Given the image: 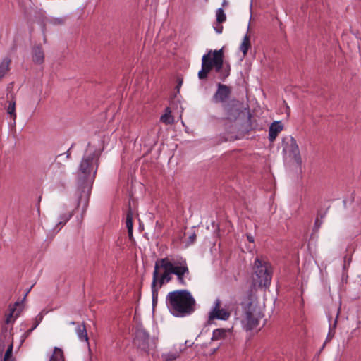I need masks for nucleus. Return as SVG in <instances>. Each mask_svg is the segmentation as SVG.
Listing matches in <instances>:
<instances>
[{"instance_id":"nucleus-29","label":"nucleus","mask_w":361,"mask_h":361,"mask_svg":"<svg viewBox=\"0 0 361 361\" xmlns=\"http://www.w3.org/2000/svg\"><path fill=\"white\" fill-rule=\"evenodd\" d=\"M226 20V14L224 13V11L223 8H219L216 11V21L221 24L224 22H225Z\"/></svg>"},{"instance_id":"nucleus-20","label":"nucleus","mask_w":361,"mask_h":361,"mask_svg":"<svg viewBox=\"0 0 361 361\" xmlns=\"http://www.w3.org/2000/svg\"><path fill=\"white\" fill-rule=\"evenodd\" d=\"M180 351L169 352L161 355L163 361H175L176 359L180 357Z\"/></svg>"},{"instance_id":"nucleus-28","label":"nucleus","mask_w":361,"mask_h":361,"mask_svg":"<svg viewBox=\"0 0 361 361\" xmlns=\"http://www.w3.org/2000/svg\"><path fill=\"white\" fill-rule=\"evenodd\" d=\"M12 353H13V343L10 344L9 346L8 347V348L5 353L3 360L4 361H15L14 358L12 356Z\"/></svg>"},{"instance_id":"nucleus-43","label":"nucleus","mask_w":361,"mask_h":361,"mask_svg":"<svg viewBox=\"0 0 361 361\" xmlns=\"http://www.w3.org/2000/svg\"><path fill=\"white\" fill-rule=\"evenodd\" d=\"M345 278H348V276H345V277H344V275H343L342 279H345Z\"/></svg>"},{"instance_id":"nucleus-30","label":"nucleus","mask_w":361,"mask_h":361,"mask_svg":"<svg viewBox=\"0 0 361 361\" xmlns=\"http://www.w3.org/2000/svg\"><path fill=\"white\" fill-rule=\"evenodd\" d=\"M336 324H337V318H336V319L334 320L333 326H330L329 334L327 336V340H331L334 337V329L336 328Z\"/></svg>"},{"instance_id":"nucleus-10","label":"nucleus","mask_w":361,"mask_h":361,"mask_svg":"<svg viewBox=\"0 0 361 361\" xmlns=\"http://www.w3.org/2000/svg\"><path fill=\"white\" fill-rule=\"evenodd\" d=\"M231 94V89L229 86L219 83L217 90L212 97V101L215 104L221 103V105L226 103Z\"/></svg>"},{"instance_id":"nucleus-32","label":"nucleus","mask_w":361,"mask_h":361,"mask_svg":"<svg viewBox=\"0 0 361 361\" xmlns=\"http://www.w3.org/2000/svg\"><path fill=\"white\" fill-rule=\"evenodd\" d=\"M64 22H65V20L63 18H53L51 20V23L54 25H63V24H64Z\"/></svg>"},{"instance_id":"nucleus-44","label":"nucleus","mask_w":361,"mask_h":361,"mask_svg":"<svg viewBox=\"0 0 361 361\" xmlns=\"http://www.w3.org/2000/svg\"><path fill=\"white\" fill-rule=\"evenodd\" d=\"M345 278H348V276H345V277H344V275H343L342 279H345Z\"/></svg>"},{"instance_id":"nucleus-27","label":"nucleus","mask_w":361,"mask_h":361,"mask_svg":"<svg viewBox=\"0 0 361 361\" xmlns=\"http://www.w3.org/2000/svg\"><path fill=\"white\" fill-rule=\"evenodd\" d=\"M160 288L157 287V286H153V283L151 285L152 293V305L154 307L157 304L158 301V295H159V289Z\"/></svg>"},{"instance_id":"nucleus-19","label":"nucleus","mask_w":361,"mask_h":361,"mask_svg":"<svg viewBox=\"0 0 361 361\" xmlns=\"http://www.w3.org/2000/svg\"><path fill=\"white\" fill-rule=\"evenodd\" d=\"M251 47L250 37L246 34L240 46V50L242 51L243 56H246L249 49Z\"/></svg>"},{"instance_id":"nucleus-15","label":"nucleus","mask_w":361,"mask_h":361,"mask_svg":"<svg viewBox=\"0 0 361 361\" xmlns=\"http://www.w3.org/2000/svg\"><path fill=\"white\" fill-rule=\"evenodd\" d=\"M231 72V67L229 64L224 65V51H222V65H221V69L219 71L218 78L219 79L224 82L225 80L229 76Z\"/></svg>"},{"instance_id":"nucleus-47","label":"nucleus","mask_w":361,"mask_h":361,"mask_svg":"<svg viewBox=\"0 0 361 361\" xmlns=\"http://www.w3.org/2000/svg\"><path fill=\"white\" fill-rule=\"evenodd\" d=\"M250 118H251V114H249V115H248V119L250 120Z\"/></svg>"},{"instance_id":"nucleus-37","label":"nucleus","mask_w":361,"mask_h":361,"mask_svg":"<svg viewBox=\"0 0 361 361\" xmlns=\"http://www.w3.org/2000/svg\"><path fill=\"white\" fill-rule=\"evenodd\" d=\"M13 312H14V310H13L11 311V312L8 315L6 320V323L8 324L10 322V319L13 317Z\"/></svg>"},{"instance_id":"nucleus-25","label":"nucleus","mask_w":361,"mask_h":361,"mask_svg":"<svg viewBox=\"0 0 361 361\" xmlns=\"http://www.w3.org/2000/svg\"><path fill=\"white\" fill-rule=\"evenodd\" d=\"M72 216H73V212H67V213H65V214L61 215L59 217V221L57 223V226H61L60 228H61L72 217Z\"/></svg>"},{"instance_id":"nucleus-13","label":"nucleus","mask_w":361,"mask_h":361,"mask_svg":"<svg viewBox=\"0 0 361 361\" xmlns=\"http://www.w3.org/2000/svg\"><path fill=\"white\" fill-rule=\"evenodd\" d=\"M283 129V125L281 121H274L269 126V140L270 142H274L278 134L282 131Z\"/></svg>"},{"instance_id":"nucleus-48","label":"nucleus","mask_w":361,"mask_h":361,"mask_svg":"<svg viewBox=\"0 0 361 361\" xmlns=\"http://www.w3.org/2000/svg\"><path fill=\"white\" fill-rule=\"evenodd\" d=\"M69 155H70V154H69V152L68 151V152H67V157H69Z\"/></svg>"},{"instance_id":"nucleus-35","label":"nucleus","mask_w":361,"mask_h":361,"mask_svg":"<svg viewBox=\"0 0 361 361\" xmlns=\"http://www.w3.org/2000/svg\"><path fill=\"white\" fill-rule=\"evenodd\" d=\"M214 30L218 34H220L223 31V26L221 25H219L218 26L214 27Z\"/></svg>"},{"instance_id":"nucleus-31","label":"nucleus","mask_w":361,"mask_h":361,"mask_svg":"<svg viewBox=\"0 0 361 361\" xmlns=\"http://www.w3.org/2000/svg\"><path fill=\"white\" fill-rule=\"evenodd\" d=\"M324 215H322L321 219H319L318 217H317L315 222H314V231H318L319 229V228L321 227V226L323 223L322 219L324 217Z\"/></svg>"},{"instance_id":"nucleus-22","label":"nucleus","mask_w":361,"mask_h":361,"mask_svg":"<svg viewBox=\"0 0 361 361\" xmlns=\"http://www.w3.org/2000/svg\"><path fill=\"white\" fill-rule=\"evenodd\" d=\"M49 361H65L63 350L58 347H55Z\"/></svg>"},{"instance_id":"nucleus-14","label":"nucleus","mask_w":361,"mask_h":361,"mask_svg":"<svg viewBox=\"0 0 361 361\" xmlns=\"http://www.w3.org/2000/svg\"><path fill=\"white\" fill-rule=\"evenodd\" d=\"M32 61L37 64H42L44 61V53L41 45L35 46L32 49Z\"/></svg>"},{"instance_id":"nucleus-41","label":"nucleus","mask_w":361,"mask_h":361,"mask_svg":"<svg viewBox=\"0 0 361 361\" xmlns=\"http://www.w3.org/2000/svg\"><path fill=\"white\" fill-rule=\"evenodd\" d=\"M33 287V286H32L30 288H28L27 290V292L25 293V295L24 296V298L27 295V294L30 293V291L31 290L32 288Z\"/></svg>"},{"instance_id":"nucleus-42","label":"nucleus","mask_w":361,"mask_h":361,"mask_svg":"<svg viewBox=\"0 0 361 361\" xmlns=\"http://www.w3.org/2000/svg\"><path fill=\"white\" fill-rule=\"evenodd\" d=\"M182 84V81L180 80L179 82H178V85L177 86V88H178V91L179 90V86H180Z\"/></svg>"},{"instance_id":"nucleus-39","label":"nucleus","mask_w":361,"mask_h":361,"mask_svg":"<svg viewBox=\"0 0 361 361\" xmlns=\"http://www.w3.org/2000/svg\"><path fill=\"white\" fill-rule=\"evenodd\" d=\"M247 240L249 242L253 243L254 242V238L251 235H247Z\"/></svg>"},{"instance_id":"nucleus-45","label":"nucleus","mask_w":361,"mask_h":361,"mask_svg":"<svg viewBox=\"0 0 361 361\" xmlns=\"http://www.w3.org/2000/svg\"><path fill=\"white\" fill-rule=\"evenodd\" d=\"M345 278H348V276H345V277H344V275H343L342 279H345Z\"/></svg>"},{"instance_id":"nucleus-9","label":"nucleus","mask_w":361,"mask_h":361,"mask_svg":"<svg viewBox=\"0 0 361 361\" xmlns=\"http://www.w3.org/2000/svg\"><path fill=\"white\" fill-rule=\"evenodd\" d=\"M134 344L140 350L148 352L149 350V335L141 326H137L135 331Z\"/></svg>"},{"instance_id":"nucleus-33","label":"nucleus","mask_w":361,"mask_h":361,"mask_svg":"<svg viewBox=\"0 0 361 361\" xmlns=\"http://www.w3.org/2000/svg\"><path fill=\"white\" fill-rule=\"evenodd\" d=\"M42 318L43 317L41 314H38L35 317L33 326L31 328H34V329H35L37 327V326L40 324V322H42Z\"/></svg>"},{"instance_id":"nucleus-12","label":"nucleus","mask_w":361,"mask_h":361,"mask_svg":"<svg viewBox=\"0 0 361 361\" xmlns=\"http://www.w3.org/2000/svg\"><path fill=\"white\" fill-rule=\"evenodd\" d=\"M220 300H216L214 307L209 314V320L214 319L227 320L230 317V312L225 309H220Z\"/></svg>"},{"instance_id":"nucleus-21","label":"nucleus","mask_w":361,"mask_h":361,"mask_svg":"<svg viewBox=\"0 0 361 361\" xmlns=\"http://www.w3.org/2000/svg\"><path fill=\"white\" fill-rule=\"evenodd\" d=\"M11 59L5 58L0 63V79L2 78L9 70Z\"/></svg>"},{"instance_id":"nucleus-49","label":"nucleus","mask_w":361,"mask_h":361,"mask_svg":"<svg viewBox=\"0 0 361 361\" xmlns=\"http://www.w3.org/2000/svg\"><path fill=\"white\" fill-rule=\"evenodd\" d=\"M235 137V135H231V138Z\"/></svg>"},{"instance_id":"nucleus-24","label":"nucleus","mask_w":361,"mask_h":361,"mask_svg":"<svg viewBox=\"0 0 361 361\" xmlns=\"http://www.w3.org/2000/svg\"><path fill=\"white\" fill-rule=\"evenodd\" d=\"M235 120H227V119H224V128L226 130L228 131V133H231V134H235V130H236V126L234 123V121Z\"/></svg>"},{"instance_id":"nucleus-40","label":"nucleus","mask_w":361,"mask_h":361,"mask_svg":"<svg viewBox=\"0 0 361 361\" xmlns=\"http://www.w3.org/2000/svg\"><path fill=\"white\" fill-rule=\"evenodd\" d=\"M128 233L129 238H132V237H133V229L128 230Z\"/></svg>"},{"instance_id":"nucleus-8","label":"nucleus","mask_w":361,"mask_h":361,"mask_svg":"<svg viewBox=\"0 0 361 361\" xmlns=\"http://www.w3.org/2000/svg\"><path fill=\"white\" fill-rule=\"evenodd\" d=\"M282 145L283 152L289 153L297 164L300 166L302 164V158L296 140L292 136L283 137Z\"/></svg>"},{"instance_id":"nucleus-34","label":"nucleus","mask_w":361,"mask_h":361,"mask_svg":"<svg viewBox=\"0 0 361 361\" xmlns=\"http://www.w3.org/2000/svg\"><path fill=\"white\" fill-rule=\"evenodd\" d=\"M195 239H196V235L195 233H193L192 235H190L189 236L188 242H187V245H190L193 244L195 241Z\"/></svg>"},{"instance_id":"nucleus-3","label":"nucleus","mask_w":361,"mask_h":361,"mask_svg":"<svg viewBox=\"0 0 361 361\" xmlns=\"http://www.w3.org/2000/svg\"><path fill=\"white\" fill-rule=\"evenodd\" d=\"M240 305L243 309L242 323L244 328L247 331L257 328L264 314L260 307L257 304V297L252 288L247 291Z\"/></svg>"},{"instance_id":"nucleus-26","label":"nucleus","mask_w":361,"mask_h":361,"mask_svg":"<svg viewBox=\"0 0 361 361\" xmlns=\"http://www.w3.org/2000/svg\"><path fill=\"white\" fill-rule=\"evenodd\" d=\"M133 211L130 207L129 209L127 212V214H126V225L128 230L133 229Z\"/></svg>"},{"instance_id":"nucleus-4","label":"nucleus","mask_w":361,"mask_h":361,"mask_svg":"<svg viewBox=\"0 0 361 361\" xmlns=\"http://www.w3.org/2000/svg\"><path fill=\"white\" fill-rule=\"evenodd\" d=\"M222 65V49L219 50H209L207 54H204L202 58V68L198 72L200 80H206L209 73L213 68L217 73L221 69Z\"/></svg>"},{"instance_id":"nucleus-2","label":"nucleus","mask_w":361,"mask_h":361,"mask_svg":"<svg viewBox=\"0 0 361 361\" xmlns=\"http://www.w3.org/2000/svg\"><path fill=\"white\" fill-rule=\"evenodd\" d=\"M166 305L173 317H186L195 312L197 303L191 293L183 289L169 292L166 297Z\"/></svg>"},{"instance_id":"nucleus-16","label":"nucleus","mask_w":361,"mask_h":361,"mask_svg":"<svg viewBox=\"0 0 361 361\" xmlns=\"http://www.w3.org/2000/svg\"><path fill=\"white\" fill-rule=\"evenodd\" d=\"M75 331L80 341H85L86 343H88L87 332L84 323L79 324L76 327Z\"/></svg>"},{"instance_id":"nucleus-18","label":"nucleus","mask_w":361,"mask_h":361,"mask_svg":"<svg viewBox=\"0 0 361 361\" xmlns=\"http://www.w3.org/2000/svg\"><path fill=\"white\" fill-rule=\"evenodd\" d=\"M6 112L13 121L16 119V99L13 94H11V99L8 101V105L6 107Z\"/></svg>"},{"instance_id":"nucleus-36","label":"nucleus","mask_w":361,"mask_h":361,"mask_svg":"<svg viewBox=\"0 0 361 361\" xmlns=\"http://www.w3.org/2000/svg\"><path fill=\"white\" fill-rule=\"evenodd\" d=\"M34 331V328H30L28 330H27L25 334H24V336L25 338L28 337L31 333Z\"/></svg>"},{"instance_id":"nucleus-38","label":"nucleus","mask_w":361,"mask_h":361,"mask_svg":"<svg viewBox=\"0 0 361 361\" xmlns=\"http://www.w3.org/2000/svg\"><path fill=\"white\" fill-rule=\"evenodd\" d=\"M4 350V345L0 344V361H2V353Z\"/></svg>"},{"instance_id":"nucleus-7","label":"nucleus","mask_w":361,"mask_h":361,"mask_svg":"<svg viewBox=\"0 0 361 361\" xmlns=\"http://www.w3.org/2000/svg\"><path fill=\"white\" fill-rule=\"evenodd\" d=\"M171 272L177 276L178 283L183 286L186 284L185 277L190 274L185 259L179 257L171 260Z\"/></svg>"},{"instance_id":"nucleus-23","label":"nucleus","mask_w":361,"mask_h":361,"mask_svg":"<svg viewBox=\"0 0 361 361\" xmlns=\"http://www.w3.org/2000/svg\"><path fill=\"white\" fill-rule=\"evenodd\" d=\"M160 121L165 124H171L174 122V119L171 114L169 107L166 108V113L161 116Z\"/></svg>"},{"instance_id":"nucleus-5","label":"nucleus","mask_w":361,"mask_h":361,"mask_svg":"<svg viewBox=\"0 0 361 361\" xmlns=\"http://www.w3.org/2000/svg\"><path fill=\"white\" fill-rule=\"evenodd\" d=\"M253 286L269 287L272 279V271L270 264L257 257L253 265Z\"/></svg>"},{"instance_id":"nucleus-46","label":"nucleus","mask_w":361,"mask_h":361,"mask_svg":"<svg viewBox=\"0 0 361 361\" xmlns=\"http://www.w3.org/2000/svg\"><path fill=\"white\" fill-rule=\"evenodd\" d=\"M70 324H71L74 325V324H75L76 323H75V322H71Z\"/></svg>"},{"instance_id":"nucleus-6","label":"nucleus","mask_w":361,"mask_h":361,"mask_svg":"<svg viewBox=\"0 0 361 361\" xmlns=\"http://www.w3.org/2000/svg\"><path fill=\"white\" fill-rule=\"evenodd\" d=\"M171 274H173L171 272V260L168 257L159 259L155 262L152 283L161 288L164 283L171 281Z\"/></svg>"},{"instance_id":"nucleus-17","label":"nucleus","mask_w":361,"mask_h":361,"mask_svg":"<svg viewBox=\"0 0 361 361\" xmlns=\"http://www.w3.org/2000/svg\"><path fill=\"white\" fill-rule=\"evenodd\" d=\"M230 329H216L213 331L212 341H217L226 338L227 334L230 333Z\"/></svg>"},{"instance_id":"nucleus-1","label":"nucleus","mask_w":361,"mask_h":361,"mask_svg":"<svg viewBox=\"0 0 361 361\" xmlns=\"http://www.w3.org/2000/svg\"><path fill=\"white\" fill-rule=\"evenodd\" d=\"M101 153L96 147L88 143L76 171L80 184L78 207L82 205L83 210L88 206L92 185L100 164Z\"/></svg>"},{"instance_id":"nucleus-11","label":"nucleus","mask_w":361,"mask_h":361,"mask_svg":"<svg viewBox=\"0 0 361 361\" xmlns=\"http://www.w3.org/2000/svg\"><path fill=\"white\" fill-rule=\"evenodd\" d=\"M222 108L226 116L225 119L236 120L239 116L238 101L235 99L228 100L226 103L222 104Z\"/></svg>"}]
</instances>
